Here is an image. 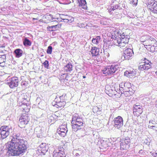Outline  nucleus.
Masks as SVG:
<instances>
[{
  "label": "nucleus",
  "mask_w": 157,
  "mask_h": 157,
  "mask_svg": "<svg viewBox=\"0 0 157 157\" xmlns=\"http://www.w3.org/2000/svg\"><path fill=\"white\" fill-rule=\"evenodd\" d=\"M11 140L6 144V155L8 157L18 156L27 150L25 140L21 139V134L16 133L12 137Z\"/></svg>",
  "instance_id": "obj_1"
},
{
  "label": "nucleus",
  "mask_w": 157,
  "mask_h": 157,
  "mask_svg": "<svg viewBox=\"0 0 157 157\" xmlns=\"http://www.w3.org/2000/svg\"><path fill=\"white\" fill-rule=\"evenodd\" d=\"M140 41L141 42H143V44L144 46L147 47L145 48L147 49L149 48L151 45L157 43L155 39L148 36H143L141 37Z\"/></svg>",
  "instance_id": "obj_2"
},
{
  "label": "nucleus",
  "mask_w": 157,
  "mask_h": 157,
  "mask_svg": "<svg viewBox=\"0 0 157 157\" xmlns=\"http://www.w3.org/2000/svg\"><path fill=\"white\" fill-rule=\"evenodd\" d=\"M119 67L118 65H113L108 66L107 68L104 69H100V73L101 75L102 74L107 75H108L112 74L115 73L118 70Z\"/></svg>",
  "instance_id": "obj_3"
},
{
  "label": "nucleus",
  "mask_w": 157,
  "mask_h": 157,
  "mask_svg": "<svg viewBox=\"0 0 157 157\" xmlns=\"http://www.w3.org/2000/svg\"><path fill=\"white\" fill-rule=\"evenodd\" d=\"M19 104L20 109L22 112V114H28L30 108L29 101L25 98H23L22 101Z\"/></svg>",
  "instance_id": "obj_4"
},
{
  "label": "nucleus",
  "mask_w": 157,
  "mask_h": 157,
  "mask_svg": "<svg viewBox=\"0 0 157 157\" xmlns=\"http://www.w3.org/2000/svg\"><path fill=\"white\" fill-rule=\"evenodd\" d=\"M30 120L28 114H21L19 119L18 125L21 128L25 127Z\"/></svg>",
  "instance_id": "obj_5"
},
{
  "label": "nucleus",
  "mask_w": 157,
  "mask_h": 157,
  "mask_svg": "<svg viewBox=\"0 0 157 157\" xmlns=\"http://www.w3.org/2000/svg\"><path fill=\"white\" fill-rule=\"evenodd\" d=\"M10 128L8 126L4 125L0 128V135L2 139L6 138L10 135Z\"/></svg>",
  "instance_id": "obj_6"
},
{
  "label": "nucleus",
  "mask_w": 157,
  "mask_h": 157,
  "mask_svg": "<svg viewBox=\"0 0 157 157\" xmlns=\"http://www.w3.org/2000/svg\"><path fill=\"white\" fill-rule=\"evenodd\" d=\"M18 83V78L17 77H13L9 79V82L7 84L10 88H13L17 86Z\"/></svg>",
  "instance_id": "obj_7"
},
{
  "label": "nucleus",
  "mask_w": 157,
  "mask_h": 157,
  "mask_svg": "<svg viewBox=\"0 0 157 157\" xmlns=\"http://www.w3.org/2000/svg\"><path fill=\"white\" fill-rule=\"evenodd\" d=\"M133 55V50L130 48H127L124 51L123 56L121 57L122 60H128Z\"/></svg>",
  "instance_id": "obj_8"
},
{
  "label": "nucleus",
  "mask_w": 157,
  "mask_h": 157,
  "mask_svg": "<svg viewBox=\"0 0 157 157\" xmlns=\"http://www.w3.org/2000/svg\"><path fill=\"white\" fill-rule=\"evenodd\" d=\"M67 132V128L65 125H61L57 130V132L62 137H64Z\"/></svg>",
  "instance_id": "obj_9"
},
{
  "label": "nucleus",
  "mask_w": 157,
  "mask_h": 157,
  "mask_svg": "<svg viewBox=\"0 0 157 157\" xmlns=\"http://www.w3.org/2000/svg\"><path fill=\"white\" fill-rule=\"evenodd\" d=\"M114 126L115 128L117 129H120L123 125V120L122 117L118 116L114 120Z\"/></svg>",
  "instance_id": "obj_10"
},
{
  "label": "nucleus",
  "mask_w": 157,
  "mask_h": 157,
  "mask_svg": "<svg viewBox=\"0 0 157 157\" xmlns=\"http://www.w3.org/2000/svg\"><path fill=\"white\" fill-rule=\"evenodd\" d=\"M148 8L153 13L157 14V2H149L147 5Z\"/></svg>",
  "instance_id": "obj_11"
},
{
  "label": "nucleus",
  "mask_w": 157,
  "mask_h": 157,
  "mask_svg": "<svg viewBox=\"0 0 157 157\" xmlns=\"http://www.w3.org/2000/svg\"><path fill=\"white\" fill-rule=\"evenodd\" d=\"M133 111L134 114L139 115L143 112L142 106L140 105H134L133 107Z\"/></svg>",
  "instance_id": "obj_12"
},
{
  "label": "nucleus",
  "mask_w": 157,
  "mask_h": 157,
  "mask_svg": "<svg viewBox=\"0 0 157 157\" xmlns=\"http://www.w3.org/2000/svg\"><path fill=\"white\" fill-rule=\"evenodd\" d=\"M82 121H83L82 118L78 114L75 113L72 117L71 123V124L81 123Z\"/></svg>",
  "instance_id": "obj_13"
},
{
  "label": "nucleus",
  "mask_w": 157,
  "mask_h": 157,
  "mask_svg": "<svg viewBox=\"0 0 157 157\" xmlns=\"http://www.w3.org/2000/svg\"><path fill=\"white\" fill-rule=\"evenodd\" d=\"M78 6L84 10L87 9V3L85 0H76Z\"/></svg>",
  "instance_id": "obj_14"
},
{
  "label": "nucleus",
  "mask_w": 157,
  "mask_h": 157,
  "mask_svg": "<svg viewBox=\"0 0 157 157\" xmlns=\"http://www.w3.org/2000/svg\"><path fill=\"white\" fill-rule=\"evenodd\" d=\"M57 95L59 98L62 101H66L69 100V98L67 96V94L63 92L62 91H60L58 93Z\"/></svg>",
  "instance_id": "obj_15"
},
{
  "label": "nucleus",
  "mask_w": 157,
  "mask_h": 157,
  "mask_svg": "<svg viewBox=\"0 0 157 157\" xmlns=\"http://www.w3.org/2000/svg\"><path fill=\"white\" fill-rule=\"evenodd\" d=\"M57 97H56L55 99V101L56 102V104L54 106L59 109H62L65 105L66 104V101H60L57 102Z\"/></svg>",
  "instance_id": "obj_16"
},
{
  "label": "nucleus",
  "mask_w": 157,
  "mask_h": 157,
  "mask_svg": "<svg viewBox=\"0 0 157 157\" xmlns=\"http://www.w3.org/2000/svg\"><path fill=\"white\" fill-rule=\"evenodd\" d=\"M99 147L100 149V151H105L108 147L107 142L104 140H101L100 144L99 143Z\"/></svg>",
  "instance_id": "obj_17"
},
{
  "label": "nucleus",
  "mask_w": 157,
  "mask_h": 157,
  "mask_svg": "<svg viewBox=\"0 0 157 157\" xmlns=\"http://www.w3.org/2000/svg\"><path fill=\"white\" fill-rule=\"evenodd\" d=\"M80 123H76V124H72V129L73 131L76 132L78 130L81 129L82 126L83 125V121H82Z\"/></svg>",
  "instance_id": "obj_18"
},
{
  "label": "nucleus",
  "mask_w": 157,
  "mask_h": 157,
  "mask_svg": "<svg viewBox=\"0 0 157 157\" xmlns=\"http://www.w3.org/2000/svg\"><path fill=\"white\" fill-rule=\"evenodd\" d=\"M62 25H59L56 26H48L47 28L48 31L50 32L54 31L59 30L61 28Z\"/></svg>",
  "instance_id": "obj_19"
},
{
  "label": "nucleus",
  "mask_w": 157,
  "mask_h": 157,
  "mask_svg": "<svg viewBox=\"0 0 157 157\" xmlns=\"http://www.w3.org/2000/svg\"><path fill=\"white\" fill-rule=\"evenodd\" d=\"M151 67L150 64H145L142 63L139 67V69L141 71L147 70Z\"/></svg>",
  "instance_id": "obj_20"
},
{
  "label": "nucleus",
  "mask_w": 157,
  "mask_h": 157,
  "mask_svg": "<svg viewBox=\"0 0 157 157\" xmlns=\"http://www.w3.org/2000/svg\"><path fill=\"white\" fill-rule=\"evenodd\" d=\"M40 148V150L42 153H44L46 152L48 150V144L45 143H42L39 146Z\"/></svg>",
  "instance_id": "obj_21"
},
{
  "label": "nucleus",
  "mask_w": 157,
  "mask_h": 157,
  "mask_svg": "<svg viewBox=\"0 0 157 157\" xmlns=\"http://www.w3.org/2000/svg\"><path fill=\"white\" fill-rule=\"evenodd\" d=\"M121 37H115V36H114L113 35H112L111 38H113V40H114L113 42L114 45H116L117 46H118L119 43L120 42L121 40V36L120 35Z\"/></svg>",
  "instance_id": "obj_22"
},
{
  "label": "nucleus",
  "mask_w": 157,
  "mask_h": 157,
  "mask_svg": "<svg viewBox=\"0 0 157 157\" xmlns=\"http://www.w3.org/2000/svg\"><path fill=\"white\" fill-rule=\"evenodd\" d=\"M65 156L64 151L57 152L55 151L53 152V157H65Z\"/></svg>",
  "instance_id": "obj_23"
},
{
  "label": "nucleus",
  "mask_w": 157,
  "mask_h": 157,
  "mask_svg": "<svg viewBox=\"0 0 157 157\" xmlns=\"http://www.w3.org/2000/svg\"><path fill=\"white\" fill-rule=\"evenodd\" d=\"M130 142V140L129 139H125V140H122V142L120 143L121 147L123 149H126L128 146V144Z\"/></svg>",
  "instance_id": "obj_24"
},
{
  "label": "nucleus",
  "mask_w": 157,
  "mask_h": 157,
  "mask_svg": "<svg viewBox=\"0 0 157 157\" xmlns=\"http://www.w3.org/2000/svg\"><path fill=\"white\" fill-rule=\"evenodd\" d=\"M148 127L150 128H152L153 127H156L157 129V121H155V119L150 120L149 121Z\"/></svg>",
  "instance_id": "obj_25"
},
{
  "label": "nucleus",
  "mask_w": 157,
  "mask_h": 157,
  "mask_svg": "<svg viewBox=\"0 0 157 157\" xmlns=\"http://www.w3.org/2000/svg\"><path fill=\"white\" fill-rule=\"evenodd\" d=\"M124 75L130 78H132L135 75L136 72L135 71H126L124 72Z\"/></svg>",
  "instance_id": "obj_26"
},
{
  "label": "nucleus",
  "mask_w": 157,
  "mask_h": 157,
  "mask_svg": "<svg viewBox=\"0 0 157 157\" xmlns=\"http://www.w3.org/2000/svg\"><path fill=\"white\" fill-rule=\"evenodd\" d=\"M130 84L129 82L125 83L124 84V90L125 92L129 93L127 95L130 94L129 93L130 90H132V88L130 87Z\"/></svg>",
  "instance_id": "obj_27"
},
{
  "label": "nucleus",
  "mask_w": 157,
  "mask_h": 157,
  "mask_svg": "<svg viewBox=\"0 0 157 157\" xmlns=\"http://www.w3.org/2000/svg\"><path fill=\"white\" fill-rule=\"evenodd\" d=\"M73 66L70 63H69L64 67V71L66 72H71L72 70Z\"/></svg>",
  "instance_id": "obj_28"
},
{
  "label": "nucleus",
  "mask_w": 157,
  "mask_h": 157,
  "mask_svg": "<svg viewBox=\"0 0 157 157\" xmlns=\"http://www.w3.org/2000/svg\"><path fill=\"white\" fill-rule=\"evenodd\" d=\"M14 53L16 54V57L17 58H19L21 57L22 55L23 51L20 49H17L14 51Z\"/></svg>",
  "instance_id": "obj_29"
},
{
  "label": "nucleus",
  "mask_w": 157,
  "mask_h": 157,
  "mask_svg": "<svg viewBox=\"0 0 157 157\" xmlns=\"http://www.w3.org/2000/svg\"><path fill=\"white\" fill-rule=\"evenodd\" d=\"M23 44L26 47L30 46L32 44L31 41L27 38H25Z\"/></svg>",
  "instance_id": "obj_30"
},
{
  "label": "nucleus",
  "mask_w": 157,
  "mask_h": 157,
  "mask_svg": "<svg viewBox=\"0 0 157 157\" xmlns=\"http://www.w3.org/2000/svg\"><path fill=\"white\" fill-rule=\"evenodd\" d=\"M97 49V48L95 47L92 48L90 52L93 56H96L98 55V51Z\"/></svg>",
  "instance_id": "obj_31"
},
{
  "label": "nucleus",
  "mask_w": 157,
  "mask_h": 157,
  "mask_svg": "<svg viewBox=\"0 0 157 157\" xmlns=\"http://www.w3.org/2000/svg\"><path fill=\"white\" fill-rule=\"evenodd\" d=\"M151 51L153 52L155 51H157V44H153L150 46L149 48H147Z\"/></svg>",
  "instance_id": "obj_32"
},
{
  "label": "nucleus",
  "mask_w": 157,
  "mask_h": 157,
  "mask_svg": "<svg viewBox=\"0 0 157 157\" xmlns=\"http://www.w3.org/2000/svg\"><path fill=\"white\" fill-rule=\"evenodd\" d=\"M115 90L112 89H109V90H106V93L109 96L114 98V91Z\"/></svg>",
  "instance_id": "obj_33"
},
{
  "label": "nucleus",
  "mask_w": 157,
  "mask_h": 157,
  "mask_svg": "<svg viewBox=\"0 0 157 157\" xmlns=\"http://www.w3.org/2000/svg\"><path fill=\"white\" fill-rule=\"evenodd\" d=\"M114 98H118L121 96V94L115 90L114 91Z\"/></svg>",
  "instance_id": "obj_34"
},
{
  "label": "nucleus",
  "mask_w": 157,
  "mask_h": 157,
  "mask_svg": "<svg viewBox=\"0 0 157 157\" xmlns=\"http://www.w3.org/2000/svg\"><path fill=\"white\" fill-rule=\"evenodd\" d=\"M43 65L44 66V67L46 69H48L49 68V64L48 61L46 60L44 63H43Z\"/></svg>",
  "instance_id": "obj_35"
},
{
  "label": "nucleus",
  "mask_w": 157,
  "mask_h": 157,
  "mask_svg": "<svg viewBox=\"0 0 157 157\" xmlns=\"http://www.w3.org/2000/svg\"><path fill=\"white\" fill-rule=\"evenodd\" d=\"M121 40L122 42L125 43L127 44L129 41V39L125 37H122L121 38Z\"/></svg>",
  "instance_id": "obj_36"
},
{
  "label": "nucleus",
  "mask_w": 157,
  "mask_h": 157,
  "mask_svg": "<svg viewBox=\"0 0 157 157\" xmlns=\"http://www.w3.org/2000/svg\"><path fill=\"white\" fill-rule=\"evenodd\" d=\"M52 26H56L59 25H62L58 21H51Z\"/></svg>",
  "instance_id": "obj_37"
},
{
  "label": "nucleus",
  "mask_w": 157,
  "mask_h": 157,
  "mask_svg": "<svg viewBox=\"0 0 157 157\" xmlns=\"http://www.w3.org/2000/svg\"><path fill=\"white\" fill-rule=\"evenodd\" d=\"M127 44L124 43L123 42L121 41H120V42L119 43V44L118 46H119L121 48H123L124 47L126 46Z\"/></svg>",
  "instance_id": "obj_38"
},
{
  "label": "nucleus",
  "mask_w": 157,
  "mask_h": 157,
  "mask_svg": "<svg viewBox=\"0 0 157 157\" xmlns=\"http://www.w3.org/2000/svg\"><path fill=\"white\" fill-rule=\"evenodd\" d=\"M52 46H48L47 50V53L49 54H51L52 52Z\"/></svg>",
  "instance_id": "obj_39"
},
{
  "label": "nucleus",
  "mask_w": 157,
  "mask_h": 157,
  "mask_svg": "<svg viewBox=\"0 0 157 157\" xmlns=\"http://www.w3.org/2000/svg\"><path fill=\"white\" fill-rule=\"evenodd\" d=\"M130 3L132 5H136L137 3L138 0H130Z\"/></svg>",
  "instance_id": "obj_40"
},
{
  "label": "nucleus",
  "mask_w": 157,
  "mask_h": 157,
  "mask_svg": "<svg viewBox=\"0 0 157 157\" xmlns=\"http://www.w3.org/2000/svg\"><path fill=\"white\" fill-rule=\"evenodd\" d=\"M118 6L117 5H115L114 6H111L110 9L111 10H114L117 9L118 8Z\"/></svg>",
  "instance_id": "obj_41"
},
{
  "label": "nucleus",
  "mask_w": 157,
  "mask_h": 157,
  "mask_svg": "<svg viewBox=\"0 0 157 157\" xmlns=\"http://www.w3.org/2000/svg\"><path fill=\"white\" fill-rule=\"evenodd\" d=\"M0 57L3 58H6V55L3 52H0Z\"/></svg>",
  "instance_id": "obj_42"
},
{
  "label": "nucleus",
  "mask_w": 157,
  "mask_h": 157,
  "mask_svg": "<svg viewBox=\"0 0 157 157\" xmlns=\"http://www.w3.org/2000/svg\"><path fill=\"white\" fill-rule=\"evenodd\" d=\"M48 121H50L51 122H53L55 121V120L54 117L52 116H51L49 118Z\"/></svg>",
  "instance_id": "obj_43"
},
{
  "label": "nucleus",
  "mask_w": 157,
  "mask_h": 157,
  "mask_svg": "<svg viewBox=\"0 0 157 157\" xmlns=\"http://www.w3.org/2000/svg\"><path fill=\"white\" fill-rule=\"evenodd\" d=\"M145 151L142 150H140L139 152V153L141 155H144L146 154Z\"/></svg>",
  "instance_id": "obj_44"
},
{
  "label": "nucleus",
  "mask_w": 157,
  "mask_h": 157,
  "mask_svg": "<svg viewBox=\"0 0 157 157\" xmlns=\"http://www.w3.org/2000/svg\"><path fill=\"white\" fill-rule=\"evenodd\" d=\"M122 152L121 151H118L117 152V157H122L121 156L122 155Z\"/></svg>",
  "instance_id": "obj_45"
},
{
  "label": "nucleus",
  "mask_w": 157,
  "mask_h": 157,
  "mask_svg": "<svg viewBox=\"0 0 157 157\" xmlns=\"http://www.w3.org/2000/svg\"><path fill=\"white\" fill-rule=\"evenodd\" d=\"M98 39L93 38L92 40V42L94 44H97L98 43Z\"/></svg>",
  "instance_id": "obj_46"
},
{
  "label": "nucleus",
  "mask_w": 157,
  "mask_h": 157,
  "mask_svg": "<svg viewBox=\"0 0 157 157\" xmlns=\"http://www.w3.org/2000/svg\"><path fill=\"white\" fill-rule=\"evenodd\" d=\"M58 147L59 149V151L58 152H61V151H64V148L62 146H59Z\"/></svg>",
  "instance_id": "obj_47"
},
{
  "label": "nucleus",
  "mask_w": 157,
  "mask_h": 157,
  "mask_svg": "<svg viewBox=\"0 0 157 157\" xmlns=\"http://www.w3.org/2000/svg\"><path fill=\"white\" fill-rule=\"evenodd\" d=\"M70 18L71 17V18L70 19H63V20H65V21L66 22H72V19H73V18L71 17H70Z\"/></svg>",
  "instance_id": "obj_48"
},
{
  "label": "nucleus",
  "mask_w": 157,
  "mask_h": 157,
  "mask_svg": "<svg viewBox=\"0 0 157 157\" xmlns=\"http://www.w3.org/2000/svg\"><path fill=\"white\" fill-rule=\"evenodd\" d=\"M6 66V62H0V66L2 67H3Z\"/></svg>",
  "instance_id": "obj_49"
},
{
  "label": "nucleus",
  "mask_w": 157,
  "mask_h": 157,
  "mask_svg": "<svg viewBox=\"0 0 157 157\" xmlns=\"http://www.w3.org/2000/svg\"><path fill=\"white\" fill-rule=\"evenodd\" d=\"M124 84L123 83H121V84L120 85V87L121 89H120V90H123V89L124 90Z\"/></svg>",
  "instance_id": "obj_50"
},
{
  "label": "nucleus",
  "mask_w": 157,
  "mask_h": 157,
  "mask_svg": "<svg viewBox=\"0 0 157 157\" xmlns=\"http://www.w3.org/2000/svg\"><path fill=\"white\" fill-rule=\"evenodd\" d=\"M151 154V155L154 157H156L157 155V153L155 152V153L154 152H150Z\"/></svg>",
  "instance_id": "obj_51"
},
{
  "label": "nucleus",
  "mask_w": 157,
  "mask_h": 157,
  "mask_svg": "<svg viewBox=\"0 0 157 157\" xmlns=\"http://www.w3.org/2000/svg\"><path fill=\"white\" fill-rule=\"evenodd\" d=\"M100 117H101L100 118H101L102 120H103V119L102 118L104 119V117H105L104 116H102V115L100 116ZM101 122L102 123V124L101 125V126L102 127V126H103V124H104L103 123L104 122V121L103 120L102 121H101Z\"/></svg>",
  "instance_id": "obj_52"
},
{
  "label": "nucleus",
  "mask_w": 157,
  "mask_h": 157,
  "mask_svg": "<svg viewBox=\"0 0 157 157\" xmlns=\"http://www.w3.org/2000/svg\"><path fill=\"white\" fill-rule=\"evenodd\" d=\"M144 63L145 64H151V63L149 61L147 60V61H145L144 62Z\"/></svg>",
  "instance_id": "obj_53"
},
{
  "label": "nucleus",
  "mask_w": 157,
  "mask_h": 157,
  "mask_svg": "<svg viewBox=\"0 0 157 157\" xmlns=\"http://www.w3.org/2000/svg\"><path fill=\"white\" fill-rule=\"evenodd\" d=\"M153 130H154L156 132L157 131V128L156 129V127H153L152 128Z\"/></svg>",
  "instance_id": "obj_54"
},
{
  "label": "nucleus",
  "mask_w": 157,
  "mask_h": 157,
  "mask_svg": "<svg viewBox=\"0 0 157 157\" xmlns=\"http://www.w3.org/2000/svg\"><path fill=\"white\" fill-rule=\"evenodd\" d=\"M25 82H24V81L22 82L21 83V85L22 86L23 85H25Z\"/></svg>",
  "instance_id": "obj_55"
},
{
  "label": "nucleus",
  "mask_w": 157,
  "mask_h": 157,
  "mask_svg": "<svg viewBox=\"0 0 157 157\" xmlns=\"http://www.w3.org/2000/svg\"><path fill=\"white\" fill-rule=\"evenodd\" d=\"M104 156H105V155L104 154H101L100 155V157H104Z\"/></svg>",
  "instance_id": "obj_56"
},
{
  "label": "nucleus",
  "mask_w": 157,
  "mask_h": 157,
  "mask_svg": "<svg viewBox=\"0 0 157 157\" xmlns=\"http://www.w3.org/2000/svg\"><path fill=\"white\" fill-rule=\"evenodd\" d=\"M104 107H103V106H102V107H101V108H99V109H100V111H101L102 110V109H103L104 108Z\"/></svg>",
  "instance_id": "obj_57"
},
{
  "label": "nucleus",
  "mask_w": 157,
  "mask_h": 157,
  "mask_svg": "<svg viewBox=\"0 0 157 157\" xmlns=\"http://www.w3.org/2000/svg\"><path fill=\"white\" fill-rule=\"evenodd\" d=\"M155 105H156V106L157 107V100H156V102H155Z\"/></svg>",
  "instance_id": "obj_58"
},
{
  "label": "nucleus",
  "mask_w": 157,
  "mask_h": 157,
  "mask_svg": "<svg viewBox=\"0 0 157 157\" xmlns=\"http://www.w3.org/2000/svg\"><path fill=\"white\" fill-rule=\"evenodd\" d=\"M63 75H66V76H67L68 75L67 74H63Z\"/></svg>",
  "instance_id": "obj_59"
},
{
  "label": "nucleus",
  "mask_w": 157,
  "mask_h": 157,
  "mask_svg": "<svg viewBox=\"0 0 157 157\" xmlns=\"http://www.w3.org/2000/svg\"><path fill=\"white\" fill-rule=\"evenodd\" d=\"M33 20H38V19L33 18Z\"/></svg>",
  "instance_id": "obj_60"
},
{
  "label": "nucleus",
  "mask_w": 157,
  "mask_h": 157,
  "mask_svg": "<svg viewBox=\"0 0 157 157\" xmlns=\"http://www.w3.org/2000/svg\"><path fill=\"white\" fill-rule=\"evenodd\" d=\"M83 78H86V76H83Z\"/></svg>",
  "instance_id": "obj_61"
},
{
  "label": "nucleus",
  "mask_w": 157,
  "mask_h": 157,
  "mask_svg": "<svg viewBox=\"0 0 157 157\" xmlns=\"http://www.w3.org/2000/svg\"><path fill=\"white\" fill-rule=\"evenodd\" d=\"M5 46H2L1 47L2 48H5Z\"/></svg>",
  "instance_id": "obj_62"
},
{
  "label": "nucleus",
  "mask_w": 157,
  "mask_h": 157,
  "mask_svg": "<svg viewBox=\"0 0 157 157\" xmlns=\"http://www.w3.org/2000/svg\"><path fill=\"white\" fill-rule=\"evenodd\" d=\"M123 145H124V146H125V143H124Z\"/></svg>",
  "instance_id": "obj_63"
}]
</instances>
